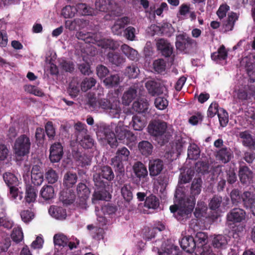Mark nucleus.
I'll use <instances>...</instances> for the list:
<instances>
[{"instance_id":"4be33fe9","label":"nucleus","mask_w":255,"mask_h":255,"mask_svg":"<svg viewBox=\"0 0 255 255\" xmlns=\"http://www.w3.org/2000/svg\"><path fill=\"white\" fill-rule=\"evenodd\" d=\"M128 22L129 19L127 17H124L118 19L112 27V32L115 34L121 35L125 25L128 24Z\"/></svg>"},{"instance_id":"aec40b11","label":"nucleus","mask_w":255,"mask_h":255,"mask_svg":"<svg viewBox=\"0 0 255 255\" xmlns=\"http://www.w3.org/2000/svg\"><path fill=\"white\" fill-rule=\"evenodd\" d=\"M32 182L37 186L40 185L43 181V173L40 171V167L37 165H34L31 170Z\"/></svg>"},{"instance_id":"bf43d9fd","label":"nucleus","mask_w":255,"mask_h":255,"mask_svg":"<svg viewBox=\"0 0 255 255\" xmlns=\"http://www.w3.org/2000/svg\"><path fill=\"white\" fill-rule=\"evenodd\" d=\"M103 178L108 180H111L114 178V174L112 169L109 166H104L100 173Z\"/></svg>"},{"instance_id":"6e6d98bb","label":"nucleus","mask_w":255,"mask_h":255,"mask_svg":"<svg viewBox=\"0 0 255 255\" xmlns=\"http://www.w3.org/2000/svg\"><path fill=\"white\" fill-rule=\"evenodd\" d=\"M195 168L198 173L204 174L208 171L209 164L206 162L199 161L195 164Z\"/></svg>"},{"instance_id":"052dcab7","label":"nucleus","mask_w":255,"mask_h":255,"mask_svg":"<svg viewBox=\"0 0 255 255\" xmlns=\"http://www.w3.org/2000/svg\"><path fill=\"white\" fill-rule=\"evenodd\" d=\"M168 104V101L164 97H158L155 99L154 105L156 108L163 110L166 108Z\"/></svg>"},{"instance_id":"0eeeda50","label":"nucleus","mask_w":255,"mask_h":255,"mask_svg":"<svg viewBox=\"0 0 255 255\" xmlns=\"http://www.w3.org/2000/svg\"><path fill=\"white\" fill-rule=\"evenodd\" d=\"M175 198V202L177 203L178 206L186 210L191 209V211L193 212L196 203V199L194 197H192L190 196H186L184 195L182 196H178L176 192Z\"/></svg>"},{"instance_id":"6e6552de","label":"nucleus","mask_w":255,"mask_h":255,"mask_svg":"<svg viewBox=\"0 0 255 255\" xmlns=\"http://www.w3.org/2000/svg\"><path fill=\"white\" fill-rule=\"evenodd\" d=\"M170 210L173 213L177 220L180 222H185L190 218L192 212L191 209L186 210L176 204L170 206Z\"/></svg>"},{"instance_id":"ddd939ff","label":"nucleus","mask_w":255,"mask_h":255,"mask_svg":"<svg viewBox=\"0 0 255 255\" xmlns=\"http://www.w3.org/2000/svg\"><path fill=\"white\" fill-rule=\"evenodd\" d=\"M180 245L182 249L189 253L194 252L197 244L192 236H185L179 242Z\"/></svg>"},{"instance_id":"5701e85b","label":"nucleus","mask_w":255,"mask_h":255,"mask_svg":"<svg viewBox=\"0 0 255 255\" xmlns=\"http://www.w3.org/2000/svg\"><path fill=\"white\" fill-rule=\"evenodd\" d=\"M228 242L227 237L222 235H218L212 239V245L214 248L223 250L226 248Z\"/></svg>"},{"instance_id":"2f4dec72","label":"nucleus","mask_w":255,"mask_h":255,"mask_svg":"<svg viewBox=\"0 0 255 255\" xmlns=\"http://www.w3.org/2000/svg\"><path fill=\"white\" fill-rule=\"evenodd\" d=\"M112 3L110 0H97L95 2V8L97 10L107 11L112 10Z\"/></svg>"},{"instance_id":"680f3d73","label":"nucleus","mask_w":255,"mask_h":255,"mask_svg":"<svg viewBox=\"0 0 255 255\" xmlns=\"http://www.w3.org/2000/svg\"><path fill=\"white\" fill-rule=\"evenodd\" d=\"M187 144V142L185 138L182 137H178L175 141V149L177 152L180 154L183 149L185 148Z\"/></svg>"},{"instance_id":"412c9836","label":"nucleus","mask_w":255,"mask_h":255,"mask_svg":"<svg viewBox=\"0 0 255 255\" xmlns=\"http://www.w3.org/2000/svg\"><path fill=\"white\" fill-rule=\"evenodd\" d=\"M239 15L237 13L231 12L229 13L227 19L223 22V27L224 31H232L234 27L236 21L238 19Z\"/></svg>"},{"instance_id":"37998d69","label":"nucleus","mask_w":255,"mask_h":255,"mask_svg":"<svg viewBox=\"0 0 255 255\" xmlns=\"http://www.w3.org/2000/svg\"><path fill=\"white\" fill-rule=\"evenodd\" d=\"M230 197L233 204L238 205L242 203V194L237 188L233 189L230 193Z\"/></svg>"},{"instance_id":"b1692460","label":"nucleus","mask_w":255,"mask_h":255,"mask_svg":"<svg viewBox=\"0 0 255 255\" xmlns=\"http://www.w3.org/2000/svg\"><path fill=\"white\" fill-rule=\"evenodd\" d=\"M202 180L200 177L195 178L193 180L190 187V195L192 197L198 196L201 193L202 190Z\"/></svg>"},{"instance_id":"f03ea898","label":"nucleus","mask_w":255,"mask_h":255,"mask_svg":"<svg viewBox=\"0 0 255 255\" xmlns=\"http://www.w3.org/2000/svg\"><path fill=\"white\" fill-rule=\"evenodd\" d=\"M30 146V138L25 134L20 135L15 139L12 148L17 161L21 160L23 157L29 154Z\"/></svg>"},{"instance_id":"0e129e2a","label":"nucleus","mask_w":255,"mask_h":255,"mask_svg":"<svg viewBox=\"0 0 255 255\" xmlns=\"http://www.w3.org/2000/svg\"><path fill=\"white\" fill-rule=\"evenodd\" d=\"M154 70L158 73H160L165 70V63L163 59L155 60L153 63Z\"/></svg>"},{"instance_id":"39448f33","label":"nucleus","mask_w":255,"mask_h":255,"mask_svg":"<svg viewBox=\"0 0 255 255\" xmlns=\"http://www.w3.org/2000/svg\"><path fill=\"white\" fill-rule=\"evenodd\" d=\"M100 108L109 110V113L113 118H119L121 110L120 108V102L118 101H115L113 103H110L106 99L100 100L99 102Z\"/></svg>"},{"instance_id":"e433bc0d","label":"nucleus","mask_w":255,"mask_h":255,"mask_svg":"<svg viewBox=\"0 0 255 255\" xmlns=\"http://www.w3.org/2000/svg\"><path fill=\"white\" fill-rule=\"evenodd\" d=\"M9 196L11 200L18 203L22 198V193L18 188L12 186L9 189Z\"/></svg>"},{"instance_id":"a211bd4d","label":"nucleus","mask_w":255,"mask_h":255,"mask_svg":"<svg viewBox=\"0 0 255 255\" xmlns=\"http://www.w3.org/2000/svg\"><path fill=\"white\" fill-rule=\"evenodd\" d=\"M77 194L78 197L81 201L82 205H85L86 200L88 199L90 191L89 188L84 183H79L77 187Z\"/></svg>"},{"instance_id":"9d476101","label":"nucleus","mask_w":255,"mask_h":255,"mask_svg":"<svg viewBox=\"0 0 255 255\" xmlns=\"http://www.w3.org/2000/svg\"><path fill=\"white\" fill-rule=\"evenodd\" d=\"M63 154V146L60 143L56 142L51 145L50 148L49 158L52 162H59Z\"/></svg>"},{"instance_id":"49530a36","label":"nucleus","mask_w":255,"mask_h":255,"mask_svg":"<svg viewBox=\"0 0 255 255\" xmlns=\"http://www.w3.org/2000/svg\"><path fill=\"white\" fill-rule=\"evenodd\" d=\"M97 45L104 48L115 49L117 48L116 43L109 39H102L97 41Z\"/></svg>"},{"instance_id":"423d86ee","label":"nucleus","mask_w":255,"mask_h":255,"mask_svg":"<svg viewBox=\"0 0 255 255\" xmlns=\"http://www.w3.org/2000/svg\"><path fill=\"white\" fill-rule=\"evenodd\" d=\"M246 217V211L239 208L232 209L227 215V221L234 224L243 222Z\"/></svg>"},{"instance_id":"a18cd8bd","label":"nucleus","mask_w":255,"mask_h":255,"mask_svg":"<svg viewBox=\"0 0 255 255\" xmlns=\"http://www.w3.org/2000/svg\"><path fill=\"white\" fill-rule=\"evenodd\" d=\"M77 12V9L71 5H66L63 8L61 14L65 18H72L74 17Z\"/></svg>"},{"instance_id":"3c124183","label":"nucleus","mask_w":255,"mask_h":255,"mask_svg":"<svg viewBox=\"0 0 255 255\" xmlns=\"http://www.w3.org/2000/svg\"><path fill=\"white\" fill-rule=\"evenodd\" d=\"M45 178L49 183L53 184L58 180V175L54 170L50 168L45 173Z\"/></svg>"},{"instance_id":"8fccbe9b","label":"nucleus","mask_w":255,"mask_h":255,"mask_svg":"<svg viewBox=\"0 0 255 255\" xmlns=\"http://www.w3.org/2000/svg\"><path fill=\"white\" fill-rule=\"evenodd\" d=\"M207 206L205 203L202 201H198L197 206L194 212V216L199 218L202 216L203 213L207 210Z\"/></svg>"},{"instance_id":"4d7b16f0","label":"nucleus","mask_w":255,"mask_h":255,"mask_svg":"<svg viewBox=\"0 0 255 255\" xmlns=\"http://www.w3.org/2000/svg\"><path fill=\"white\" fill-rule=\"evenodd\" d=\"M11 236L13 241L16 243H19L21 241L23 238L21 228L19 227H15L13 230Z\"/></svg>"},{"instance_id":"774afa93","label":"nucleus","mask_w":255,"mask_h":255,"mask_svg":"<svg viewBox=\"0 0 255 255\" xmlns=\"http://www.w3.org/2000/svg\"><path fill=\"white\" fill-rule=\"evenodd\" d=\"M47 135L50 139H53L55 135V128L52 122H48L45 126Z\"/></svg>"},{"instance_id":"13d9d810","label":"nucleus","mask_w":255,"mask_h":255,"mask_svg":"<svg viewBox=\"0 0 255 255\" xmlns=\"http://www.w3.org/2000/svg\"><path fill=\"white\" fill-rule=\"evenodd\" d=\"M9 152V150L6 145L0 144V162L8 161Z\"/></svg>"},{"instance_id":"2eb2a0df","label":"nucleus","mask_w":255,"mask_h":255,"mask_svg":"<svg viewBox=\"0 0 255 255\" xmlns=\"http://www.w3.org/2000/svg\"><path fill=\"white\" fill-rule=\"evenodd\" d=\"M129 154V151L126 147H123L119 149L116 153L115 160L119 162L127 161L128 159ZM117 166L119 167L120 172H123V165L120 163H118Z\"/></svg>"},{"instance_id":"393cba45","label":"nucleus","mask_w":255,"mask_h":255,"mask_svg":"<svg viewBox=\"0 0 255 255\" xmlns=\"http://www.w3.org/2000/svg\"><path fill=\"white\" fill-rule=\"evenodd\" d=\"M240 137L243 139L244 145L255 149V139H253L249 131L246 130L240 133Z\"/></svg>"},{"instance_id":"09e8293b","label":"nucleus","mask_w":255,"mask_h":255,"mask_svg":"<svg viewBox=\"0 0 255 255\" xmlns=\"http://www.w3.org/2000/svg\"><path fill=\"white\" fill-rule=\"evenodd\" d=\"M139 70L134 65L129 66L125 70V74L129 78H136L138 75Z\"/></svg>"},{"instance_id":"a19ab883","label":"nucleus","mask_w":255,"mask_h":255,"mask_svg":"<svg viewBox=\"0 0 255 255\" xmlns=\"http://www.w3.org/2000/svg\"><path fill=\"white\" fill-rule=\"evenodd\" d=\"M53 241L55 245L63 247L66 246L68 243L67 237L62 233L55 234L53 237Z\"/></svg>"},{"instance_id":"69168bd1","label":"nucleus","mask_w":255,"mask_h":255,"mask_svg":"<svg viewBox=\"0 0 255 255\" xmlns=\"http://www.w3.org/2000/svg\"><path fill=\"white\" fill-rule=\"evenodd\" d=\"M129 185H126L121 189V193L124 198L127 201H129L132 198V194Z\"/></svg>"},{"instance_id":"dca6fc26","label":"nucleus","mask_w":255,"mask_h":255,"mask_svg":"<svg viewBox=\"0 0 255 255\" xmlns=\"http://www.w3.org/2000/svg\"><path fill=\"white\" fill-rule=\"evenodd\" d=\"M163 161L159 159L150 160L149 162V174L151 176H155L159 174L163 169Z\"/></svg>"},{"instance_id":"f704fd0d","label":"nucleus","mask_w":255,"mask_h":255,"mask_svg":"<svg viewBox=\"0 0 255 255\" xmlns=\"http://www.w3.org/2000/svg\"><path fill=\"white\" fill-rule=\"evenodd\" d=\"M159 206V199L154 195H151L146 197L144 201V207L148 209H156Z\"/></svg>"},{"instance_id":"6ab92c4d","label":"nucleus","mask_w":255,"mask_h":255,"mask_svg":"<svg viewBox=\"0 0 255 255\" xmlns=\"http://www.w3.org/2000/svg\"><path fill=\"white\" fill-rule=\"evenodd\" d=\"M48 212L51 217L57 220L65 219L67 216L66 210L62 207L50 206Z\"/></svg>"},{"instance_id":"473e14b6","label":"nucleus","mask_w":255,"mask_h":255,"mask_svg":"<svg viewBox=\"0 0 255 255\" xmlns=\"http://www.w3.org/2000/svg\"><path fill=\"white\" fill-rule=\"evenodd\" d=\"M77 180V175L75 173L68 172L64 176L63 184L67 188H70L76 183Z\"/></svg>"},{"instance_id":"72a5a7b5","label":"nucleus","mask_w":255,"mask_h":255,"mask_svg":"<svg viewBox=\"0 0 255 255\" xmlns=\"http://www.w3.org/2000/svg\"><path fill=\"white\" fill-rule=\"evenodd\" d=\"M200 150L195 143L190 144L188 148V157L192 160H196L200 156Z\"/></svg>"},{"instance_id":"e2e57ef3","label":"nucleus","mask_w":255,"mask_h":255,"mask_svg":"<svg viewBox=\"0 0 255 255\" xmlns=\"http://www.w3.org/2000/svg\"><path fill=\"white\" fill-rule=\"evenodd\" d=\"M109 58L110 62L116 65H119L125 61V59L118 53H109Z\"/></svg>"},{"instance_id":"c03bdc74","label":"nucleus","mask_w":255,"mask_h":255,"mask_svg":"<svg viewBox=\"0 0 255 255\" xmlns=\"http://www.w3.org/2000/svg\"><path fill=\"white\" fill-rule=\"evenodd\" d=\"M5 29V23L0 21V46L1 47H5L7 44V37Z\"/></svg>"},{"instance_id":"a878e982","label":"nucleus","mask_w":255,"mask_h":255,"mask_svg":"<svg viewBox=\"0 0 255 255\" xmlns=\"http://www.w3.org/2000/svg\"><path fill=\"white\" fill-rule=\"evenodd\" d=\"M242 202L245 208L249 209L255 203L254 194L248 191L244 192L242 194Z\"/></svg>"},{"instance_id":"c85d7f7f","label":"nucleus","mask_w":255,"mask_h":255,"mask_svg":"<svg viewBox=\"0 0 255 255\" xmlns=\"http://www.w3.org/2000/svg\"><path fill=\"white\" fill-rule=\"evenodd\" d=\"M40 194L45 200H51L55 196L54 188L50 185L44 186L40 191Z\"/></svg>"},{"instance_id":"864d4df0","label":"nucleus","mask_w":255,"mask_h":255,"mask_svg":"<svg viewBox=\"0 0 255 255\" xmlns=\"http://www.w3.org/2000/svg\"><path fill=\"white\" fill-rule=\"evenodd\" d=\"M218 117L221 126L222 127H226L229 122L228 114L226 111L223 109H220Z\"/></svg>"},{"instance_id":"7ed1b4c3","label":"nucleus","mask_w":255,"mask_h":255,"mask_svg":"<svg viewBox=\"0 0 255 255\" xmlns=\"http://www.w3.org/2000/svg\"><path fill=\"white\" fill-rule=\"evenodd\" d=\"M197 45L196 41L186 33L180 34L176 36V47L177 49L185 53H189Z\"/></svg>"},{"instance_id":"de8ad7c7","label":"nucleus","mask_w":255,"mask_h":255,"mask_svg":"<svg viewBox=\"0 0 255 255\" xmlns=\"http://www.w3.org/2000/svg\"><path fill=\"white\" fill-rule=\"evenodd\" d=\"M222 202V198L221 196L214 195L209 203V208L212 210L216 211L220 207Z\"/></svg>"},{"instance_id":"f257e3e1","label":"nucleus","mask_w":255,"mask_h":255,"mask_svg":"<svg viewBox=\"0 0 255 255\" xmlns=\"http://www.w3.org/2000/svg\"><path fill=\"white\" fill-rule=\"evenodd\" d=\"M102 128L104 129L105 138L112 147L118 145L117 138L120 140H123L125 138L128 139L130 137L131 140L134 139V136L131 132L128 129L127 127L124 126L122 123H119L115 128L116 136L114 133L111 131L109 126L104 125Z\"/></svg>"},{"instance_id":"c756f323","label":"nucleus","mask_w":255,"mask_h":255,"mask_svg":"<svg viewBox=\"0 0 255 255\" xmlns=\"http://www.w3.org/2000/svg\"><path fill=\"white\" fill-rule=\"evenodd\" d=\"M37 197L35 189L30 185H27L25 189L24 201L26 203H31L35 202Z\"/></svg>"},{"instance_id":"f3484780","label":"nucleus","mask_w":255,"mask_h":255,"mask_svg":"<svg viewBox=\"0 0 255 255\" xmlns=\"http://www.w3.org/2000/svg\"><path fill=\"white\" fill-rule=\"evenodd\" d=\"M233 157V152L227 147L219 149L216 154V158L223 163L229 162Z\"/></svg>"},{"instance_id":"ea45409f","label":"nucleus","mask_w":255,"mask_h":255,"mask_svg":"<svg viewBox=\"0 0 255 255\" xmlns=\"http://www.w3.org/2000/svg\"><path fill=\"white\" fill-rule=\"evenodd\" d=\"M3 178L9 188L12 186L16 187L18 184V178L12 173H6L3 175Z\"/></svg>"},{"instance_id":"4468645a","label":"nucleus","mask_w":255,"mask_h":255,"mask_svg":"<svg viewBox=\"0 0 255 255\" xmlns=\"http://www.w3.org/2000/svg\"><path fill=\"white\" fill-rule=\"evenodd\" d=\"M148 93L152 96L163 93V87L161 84L154 80L148 81L145 85Z\"/></svg>"},{"instance_id":"20e7f679","label":"nucleus","mask_w":255,"mask_h":255,"mask_svg":"<svg viewBox=\"0 0 255 255\" xmlns=\"http://www.w3.org/2000/svg\"><path fill=\"white\" fill-rule=\"evenodd\" d=\"M167 129V123L159 120L150 121L147 127L149 134L157 138H162L166 133Z\"/></svg>"},{"instance_id":"f8f14e48","label":"nucleus","mask_w":255,"mask_h":255,"mask_svg":"<svg viewBox=\"0 0 255 255\" xmlns=\"http://www.w3.org/2000/svg\"><path fill=\"white\" fill-rule=\"evenodd\" d=\"M157 49L160 51L161 54L165 57H170L173 53V47L167 40L160 38L156 42Z\"/></svg>"},{"instance_id":"7c9ffc66","label":"nucleus","mask_w":255,"mask_h":255,"mask_svg":"<svg viewBox=\"0 0 255 255\" xmlns=\"http://www.w3.org/2000/svg\"><path fill=\"white\" fill-rule=\"evenodd\" d=\"M228 56V52L226 51L224 45H221L217 52L211 54V58L213 61L225 60Z\"/></svg>"},{"instance_id":"4c0bfd02","label":"nucleus","mask_w":255,"mask_h":255,"mask_svg":"<svg viewBox=\"0 0 255 255\" xmlns=\"http://www.w3.org/2000/svg\"><path fill=\"white\" fill-rule=\"evenodd\" d=\"M105 85L109 88L117 86L120 82V78L118 74L111 75L104 81Z\"/></svg>"},{"instance_id":"338daca9","label":"nucleus","mask_w":255,"mask_h":255,"mask_svg":"<svg viewBox=\"0 0 255 255\" xmlns=\"http://www.w3.org/2000/svg\"><path fill=\"white\" fill-rule=\"evenodd\" d=\"M90 33H84L82 31L77 32L76 37L79 39L85 41L87 43H94L95 41L91 37Z\"/></svg>"},{"instance_id":"cd10ccee","label":"nucleus","mask_w":255,"mask_h":255,"mask_svg":"<svg viewBox=\"0 0 255 255\" xmlns=\"http://www.w3.org/2000/svg\"><path fill=\"white\" fill-rule=\"evenodd\" d=\"M136 97V90L134 88H130L124 93L122 97V103L126 106L129 105Z\"/></svg>"},{"instance_id":"c9c22d12","label":"nucleus","mask_w":255,"mask_h":255,"mask_svg":"<svg viewBox=\"0 0 255 255\" xmlns=\"http://www.w3.org/2000/svg\"><path fill=\"white\" fill-rule=\"evenodd\" d=\"M194 175V170L188 169L186 171L180 173L178 183L180 184L189 183Z\"/></svg>"},{"instance_id":"1a4fd4ad","label":"nucleus","mask_w":255,"mask_h":255,"mask_svg":"<svg viewBox=\"0 0 255 255\" xmlns=\"http://www.w3.org/2000/svg\"><path fill=\"white\" fill-rule=\"evenodd\" d=\"M254 174L253 171L246 165L240 166L239 177L242 184H249L253 180Z\"/></svg>"},{"instance_id":"9b49d317","label":"nucleus","mask_w":255,"mask_h":255,"mask_svg":"<svg viewBox=\"0 0 255 255\" xmlns=\"http://www.w3.org/2000/svg\"><path fill=\"white\" fill-rule=\"evenodd\" d=\"M88 24V22L84 19L77 18L73 20H67L65 21V27L70 31L81 29L86 27Z\"/></svg>"},{"instance_id":"5fc2aeb1","label":"nucleus","mask_w":255,"mask_h":255,"mask_svg":"<svg viewBox=\"0 0 255 255\" xmlns=\"http://www.w3.org/2000/svg\"><path fill=\"white\" fill-rule=\"evenodd\" d=\"M110 198V195L107 192L95 191L93 195L92 202L94 203L96 201L107 200Z\"/></svg>"},{"instance_id":"79ce46f5","label":"nucleus","mask_w":255,"mask_h":255,"mask_svg":"<svg viewBox=\"0 0 255 255\" xmlns=\"http://www.w3.org/2000/svg\"><path fill=\"white\" fill-rule=\"evenodd\" d=\"M121 49L123 52L130 59L134 60L137 58V51L128 45L124 44Z\"/></svg>"},{"instance_id":"bb28decb","label":"nucleus","mask_w":255,"mask_h":255,"mask_svg":"<svg viewBox=\"0 0 255 255\" xmlns=\"http://www.w3.org/2000/svg\"><path fill=\"white\" fill-rule=\"evenodd\" d=\"M77 12L83 15H94L97 14V11L85 3H78L76 5Z\"/></svg>"},{"instance_id":"58836bf2","label":"nucleus","mask_w":255,"mask_h":255,"mask_svg":"<svg viewBox=\"0 0 255 255\" xmlns=\"http://www.w3.org/2000/svg\"><path fill=\"white\" fill-rule=\"evenodd\" d=\"M194 240L197 244L196 247L198 248L203 247L207 243L208 235L204 232H199L196 233Z\"/></svg>"},{"instance_id":"603ef678","label":"nucleus","mask_w":255,"mask_h":255,"mask_svg":"<svg viewBox=\"0 0 255 255\" xmlns=\"http://www.w3.org/2000/svg\"><path fill=\"white\" fill-rule=\"evenodd\" d=\"M96 83V80L93 78H86L81 83V90L83 91L86 92L94 86Z\"/></svg>"}]
</instances>
